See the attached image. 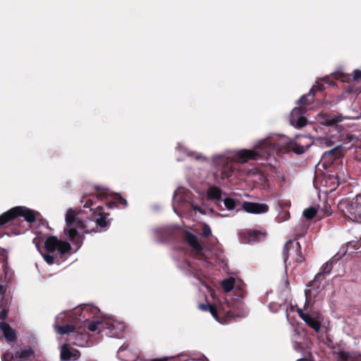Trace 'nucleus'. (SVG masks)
I'll list each match as a JSON object with an SVG mask.
<instances>
[{
	"mask_svg": "<svg viewBox=\"0 0 361 361\" xmlns=\"http://www.w3.org/2000/svg\"><path fill=\"white\" fill-rule=\"evenodd\" d=\"M311 143L305 146L300 145L293 139L286 135L269 137L259 140L252 149L226 150L221 154H214L212 158V166L221 170L220 178L225 180L237 171L235 164H245L249 160L267 162L272 165L271 160L275 159V154L281 151H292L296 154L305 152Z\"/></svg>",
	"mask_w": 361,
	"mask_h": 361,
	"instance_id": "f257e3e1",
	"label": "nucleus"
},
{
	"mask_svg": "<svg viewBox=\"0 0 361 361\" xmlns=\"http://www.w3.org/2000/svg\"><path fill=\"white\" fill-rule=\"evenodd\" d=\"M66 225L63 228L64 235L67 240L75 246L73 252L80 247L85 239L84 235L96 231L90 230L87 224L89 221H84L82 214L73 209L67 210L65 215Z\"/></svg>",
	"mask_w": 361,
	"mask_h": 361,
	"instance_id": "f03ea898",
	"label": "nucleus"
},
{
	"mask_svg": "<svg viewBox=\"0 0 361 361\" xmlns=\"http://www.w3.org/2000/svg\"><path fill=\"white\" fill-rule=\"evenodd\" d=\"M189 206L195 212L205 214L208 211L213 212L212 209H209L204 204L198 205L190 202V192L184 188L179 187L174 192L173 199V211L179 215L178 209H185L186 206Z\"/></svg>",
	"mask_w": 361,
	"mask_h": 361,
	"instance_id": "7ed1b4c3",
	"label": "nucleus"
},
{
	"mask_svg": "<svg viewBox=\"0 0 361 361\" xmlns=\"http://www.w3.org/2000/svg\"><path fill=\"white\" fill-rule=\"evenodd\" d=\"M44 247L49 253L43 254L42 257L49 264H52L54 262V257L51 253L56 252L60 255H63L70 252L72 250L70 243L62 241L54 235L47 238L44 241Z\"/></svg>",
	"mask_w": 361,
	"mask_h": 361,
	"instance_id": "20e7f679",
	"label": "nucleus"
},
{
	"mask_svg": "<svg viewBox=\"0 0 361 361\" xmlns=\"http://www.w3.org/2000/svg\"><path fill=\"white\" fill-rule=\"evenodd\" d=\"M339 208L345 216L354 222H361V193L351 200H343L339 202Z\"/></svg>",
	"mask_w": 361,
	"mask_h": 361,
	"instance_id": "39448f33",
	"label": "nucleus"
},
{
	"mask_svg": "<svg viewBox=\"0 0 361 361\" xmlns=\"http://www.w3.org/2000/svg\"><path fill=\"white\" fill-rule=\"evenodd\" d=\"M88 329L91 331L106 330V334H109L110 336L116 337L125 330V326L116 320H97L90 323Z\"/></svg>",
	"mask_w": 361,
	"mask_h": 361,
	"instance_id": "423d86ee",
	"label": "nucleus"
},
{
	"mask_svg": "<svg viewBox=\"0 0 361 361\" xmlns=\"http://www.w3.org/2000/svg\"><path fill=\"white\" fill-rule=\"evenodd\" d=\"M38 212L27 209L25 207H16L0 216V226L6 224L9 220L18 216H23L27 223L35 221Z\"/></svg>",
	"mask_w": 361,
	"mask_h": 361,
	"instance_id": "0eeeda50",
	"label": "nucleus"
},
{
	"mask_svg": "<svg viewBox=\"0 0 361 361\" xmlns=\"http://www.w3.org/2000/svg\"><path fill=\"white\" fill-rule=\"evenodd\" d=\"M320 281L314 279L307 285V288L305 290V304L304 306L305 310H307L309 307H312L313 304L317 300H319L322 296L321 292L324 287L320 285Z\"/></svg>",
	"mask_w": 361,
	"mask_h": 361,
	"instance_id": "6e6552de",
	"label": "nucleus"
},
{
	"mask_svg": "<svg viewBox=\"0 0 361 361\" xmlns=\"http://www.w3.org/2000/svg\"><path fill=\"white\" fill-rule=\"evenodd\" d=\"M283 261L286 264V268L287 267V261L301 263L303 261V258L301 256V248L300 245L295 240H289L284 245L283 250Z\"/></svg>",
	"mask_w": 361,
	"mask_h": 361,
	"instance_id": "1a4fd4ad",
	"label": "nucleus"
},
{
	"mask_svg": "<svg viewBox=\"0 0 361 361\" xmlns=\"http://www.w3.org/2000/svg\"><path fill=\"white\" fill-rule=\"evenodd\" d=\"M304 312L302 309L298 308L297 312L299 317L305 323L312 328L315 332H319L322 326V317L318 312H312V307Z\"/></svg>",
	"mask_w": 361,
	"mask_h": 361,
	"instance_id": "9d476101",
	"label": "nucleus"
},
{
	"mask_svg": "<svg viewBox=\"0 0 361 361\" xmlns=\"http://www.w3.org/2000/svg\"><path fill=\"white\" fill-rule=\"evenodd\" d=\"M185 240L192 249L193 254L199 259H209V250L203 248L202 243L196 235L187 231L185 233Z\"/></svg>",
	"mask_w": 361,
	"mask_h": 361,
	"instance_id": "9b49d317",
	"label": "nucleus"
},
{
	"mask_svg": "<svg viewBox=\"0 0 361 361\" xmlns=\"http://www.w3.org/2000/svg\"><path fill=\"white\" fill-rule=\"evenodd\" d=\"M360 117V114L358 112H356L354 115H334V114H320L318 116L317 121L322 125L326 126H338L344 120H351V119H357Z\"/></svg>",
	"mask_w": 361,
	"mask_h": 361,
	"instance_id": "f8f14e48",
	"label": "nucleus"
},
{
	"mask_svg": "<svg viewBox=\"0 0 361 361\" xmlns=\"http://www.w3.org/2000/svg\"><path fill=\"white\" fill-rule=\"evenodd\" d=\"M241 207L246 212L254 214H264L269 210L267 204L258 202H244Z\"/></svg>",
	"mask_w": 361,
	"mask_h": 361,
	"instance_id": "ddd939ff",
	"label": "nucleus"
},
{
	"mask_svg": "<svg viewBox=\"0 0 361 361\" xmlns=\"http://www.w3.org/2000/svg\"><path fill=\"white\" fill-rule=\"evenodd\" d=\"M304 112L300 108L295 107L290 116V125L295 128H302L306 125L307 120L304 116Z\"/></svg>",
	"mask_w": 361,
	"mask_h": 361,
	"instance_id": "4468645a",
	"label": "nucleus"
},
{
	"mask_svg": "<svg viewBox=\"0 0 361 361\" xmlns=\"http://www.w3.org/2000/svg\"><path fill=\"white\" fill-rule=\"evenodd\" d=\"M66 317V312H61L56 317V322L54 324V329L56 331L61 334L63 335L68 333L73 332L75 330L74 326L71 324H66L64 326H60L59 323L63 322Z\"/></svg>",
	"mask_w": 361,
	"mask_h": 361,
	"instance_id": "2eb2a0df",
	"label": "nucleus"
},
{
	"mask_svg": "<svg viewBox=\"0 0 361 361\" xmlns=\"http://www.w3.org/2000/svg\"><path fill=\"white\" fill-rule=\"evenodd\" d=\"M221 195L222 191L219 188L216 186H212L207 190V199L213 202L217 206L221 207Z\"/></svg>",
	"mask_w": 361,
	"mask_h": 361,
	"instance_id": "dca6fc26",
	"label": "nucleus"
},
{
	"mask_svg": "<svg viewBox=\"0 0 361 361\" xmlns=\"http://www.w3.org/2000/svg\"><path fill=\"white\" fill-rule=\"evenodd\" d=\"M199 308L202 311L209 312L214 318L220 324L224 323V322L221 321L219 317V314H225L226 312L224 307H221L219 308H216L209 304H200L199 305Z\"/></svg>",
	"mask_w": 361,
	"mask_h": 361,
	"instance_id": "f3484780",
	"label": "nucleus"
},
{
	"mask_svg": "<svg viewBox=\"0 0 361 361\" xmlns=\"http://www.w3.org/2000/svg\"><path fill=\"white\" fill-rule=\"evenodd\" d=\"M80 355V353L76 349L71 350L66 345H63L61 350V358L65 361L71 360H77Z\"/></svg>",
	"mask_w": 361,
	"mask_h": 361,
	"instance_id": "a211bd4d",
	"label": "nucleus"
},
{
	"mask_svg": "<svg viewBox=\"0 0 361 361\" xmlns=\"http://www.w3.org/2000/svg\"><path fill=\"white\" fill-rule=\"evenodd\" d=\"M0 329L3 332L5 339L7 342L11 343L16 338V331L13 330L9 324L4 322H0Z\"/></svg>",
	"mask_w": 361,
	"mask_h": 361,
	"instance_id": "6ab92c4d",
	"label": "nucleus"
},
{
	"mask_svg": "<svg viewBox=\"0 0 361 361\" xmlns=\"http://www.w3.org/2000/svg\"><path fill=\"white\" fill-rule=\"evenodd\" d=\"M34 355V350L31 346H25L17 351L15 355H11L12 359H21V361L30 360Z\"/></svg>",
	"mask_w": 361,
	"mask_h": 361,
	"instance_id": "aec40b11",
	"label": "nucleus"
},
{
	"mask_svg": "<svg viewBox=\"0 0 361 361\" xmlns=\"http://www.w3.org/2000/svg\"><path fill=\"white\" fill-rule=\"evenodd\" d=\"M176 150L179 151L180 152H183V154H186L189 158L191 159H195L198 161H205L206 158L202 155L201 154L189 150L188 148H186L185 146H184L181 143H178L176 147Z\"/></svg>",
	"mask_w": 361,
	"mask_h": 361,
	"instance_id": "412c9836",
	"label": "nucleus"
},
{
	"mask_svg": "<svg viewBox=\"0 0 361 361\" xmlns=\"http://www.w3.org/2000/svg\"><path fill=\"white\" fill-rule=\"evenodd\" d=\"M323 83L320 82H317L316 84L311 88L310 91V94L302 96L300 99L298 101V104L300 105H303L307 104L309 102L307 101V98L310 94H314L315 91L322 90L325 88V83L327 82L326 80H323Z\"/></svg>",
	"mask_w": 361,
	"mask_h": 361,
	"instance_id": "4be33fe9",
	"label": "nucleus"
},
{
	"mask_svg": "<svg viewBox=\"0 0 361 361\" xmlns=\"http://www.w3.org/2000/svg\"><path fill=\"white\" fill-rule=\"evenodd\" d=\"M221 287L224 292L228 293L234 288H240V284L233 277H229L221 281Z\"/></svg>",
	"mask_w": 361,
	"mask_h": 361,
	"instance_id": "5701e85b",
	"label": "nucleus"
},
{
	"mask_svg": "<svg viewBox=\"0 0 361 361\" xmlns=\"http://www.w3.org/2000/svg\"><path fill=\"white\" fill-rule=\"evenodd\" d=\"M300 333L298 332V331H297L296 329H295L293 331V334L291 336V341H292V343H293V349L297 351V352H302L304 350V346L303 345L300 343Z\"/></svg>",
	"mask_w": 361,
	"mask_h": 361,
	"instance_id": "b1692460",
	"label": "nucleus"
},
{
	"mask_svg": "<svg viewBox=\"0 0 361 361\" xmlns=\"http://www.w3.org/2000/svg\"><path fill=\"white\" fill-rule=\"evenodd\" d=\"M93 215L94 216L96 224L98 226L105 228L109 225L110 222L106 219V216H109V214H103L102 212H99L98 214L94 212Z\"/></svg>",
	"mask_w": 361,
	"mask_h": 361,
	"instance_id": "393cba45",
	"label": "nucleus"
},
{
	"mask_svg": "<svg viewBox=\"0 0 361 361\" xmlns=\"http://www.w3.org/2000/svg\"><path fill=\"white\" fill-rule=\"evenodd\" d=\"M154 233L159 240H162L171 234V230L168 226L159 227L154 229Z\"/></svg>",
	"mask_w": 361,
	"mask_h": 361,
	"instance_id": "a878e982",
	"label": "nucleus"
},
{
	"mask_svg": "<svg viewBox=\"0 0 361 361\" xmlns=\"http://www.w3.org/2000/svg\"><path fill=\"white\" fill-rule=\"evenodd\" d=\"M222 202L224 205V207L229 211H239L240 209L238 207V204L235 199L233 197H225L224 200H222Z\"/></svg>",
	"mask_w": 361,
	"mask_h": 361,
	"instance_id": "bb28decb",
	"label": "nucleus"
},
{
	"mask_svg": "<svg viewBox=\"0 0 361 361\" xmlns=\"http://www.w3.org/2000/svg\"><path fill=\"white\" fill-rule=\"evenodd\" d=\"M332 269V263L326 262L322 267V270L315 276L314 279L322 281L324 279L326 274L330 273Z\"/></svg>",
	"mask_w": 361,
	"mask_h": 361,
	"instance_id": "cd10ccee",
	"label": "nucleus"
},
{
	"mask_svg": "<svg viewBox=\"0 0 361 361\" xmlns=\"http://www.w3.org/2000/svg\"><path fill=\"white\" fill-rule=\"evenodd\" d=\"M250 240H260L265 238L266 233L262 231L253 230L249 232Z\"/></svg>",
	"mask_w": 361,
	"mask_h": 361,
	"instance_id": "c85d7f7f",
	"label": "nucleus"
},
{
	"mask_svg": "<svg viewBox=\"0 0 361 361\" xmlns=\"http://www.w3.org/2000/svg\"><path fill=\"white\" fill-rule=\"evenodd\" d=\"M316 214H317V209L315 207H313L305 209L303 211L304 216L308 220L314 218V216L316 215Z\"/></svg>",
	"mask_w": 361,
	"mask_h": 361,
	"instance_id": "c756f323",
	"label": "nucleus"
},
{
	"mask_svg": "<svg viewBox=\"0 0 361 361\" xmlns=\"http://www.w3.org/2000/svg\"><path fill=\"white\" fill-rule=\"evenodd\" d=\"M4 274V278L7 281H10L13 275V270L9 268L7 264H4L3 267Z\"/></svg>",
	"mask_w": 361,
	"mask_h": 361,
	"instance_id": "7c9ffc66",
	"label": "nucleus"
},
{
	"mask_svg": "<svg viewBox=\"0 0 361 361\" xmlns=\"http://www.w3.org/2000/svg\"><path fill=\"white\" fill-rule=\"evenodd\" d=\"M316 140L321 146L330 147L333 144L332 141L326 137H318Z\"/></svg>",
	"mask_w": 361,
	"mask_h": 361,
	"instance_id": "2f4dec72",
	"label": "nucleus"
},
{
	"mask_svg": "<svg viewBox=\"0 0 361 361\" xmlns=\"http://www.w3.org/2000/svg\"><path fill=\"white\" fill-rule=\"evenodd\" d=\"M98 310L97 307H90V306H85L82 309V317L85 319V320H88V319L86 318V314L89 312H97Z\"/></svg>",
	"mask_w": 361,
	"mask_h": 361,
	"instance_id": "473e14b6",
	"label": "nucleus"
},
{
	"mask_svg": "<svg viewBox=\"0 0 361 361\" xmlns=\"http://www.w3.org/2000/svg\"><path fill=\"white\" fill-rule=\"evenodd\" d=\"M201 231L203 237H208L212 234V230L207 224H201Z\"/></svg>",
	"mask_w": 361,
	"mask_h": 361,
	"instance_id": "72a5a7b5",
	"label": "nucleus"
},
{
	"mask_svg": "<svg viewBox=\"0 0 361 361\" xmlns=\"http://www.w3.org/2000/svg\"><path fill=\"white\" fill-rule=\"evenodd\" d=\"M113 199L114 200L118 203V204H123L125 207H126L128 206V202H127V200H125L124 198H123L120 195L118 194H114L113 195Z\"/></svg>",
	"mask_w": 361,
	"mask_h": 361,
	"instance_id": "f704fd0d",
	"label": "nucleus"
},
{
	"mask_svg": "<svg viewBox=\"0 0 361 361\" xmlns=\"http://www.w3.org/2000/svg\"><path fill=\"white\" fill-rule=\"evenodd\" d=\"M97 190H98L97 196L101 200H104L109 195V192L106 190L102 189L99 187H97Z\"/></svg>",
	"mask_w": 361,
	"mask_h": 361,
	"instance_id": "c9c22d12",
	"label": "nucleus"
},
{
	"mask_svg": "<svg viewBox=\"0 0 361 361\" xmlns=\"http://www.w3.org/2000/svg\"><path fill=\"white\" fill-rule=\"evenodd\" d=\"M348 77H352L353 80L357 81L361 78V70L360 69H355L353 71V73L352 75H348Z\"/></svg>",
	"mask_w": 361,
	"mask_h": 361,
	"instance_id": "e433bc0d",
	"label": "nucleus"
},
{
	"mask_svg": "<svg viewBox=\"0 0 361 361\" xmlns=\"http://www.w3.org/2000/svg\"><path fill=\"white\" fill-rule=\"evenodd\" d=\"M1 281L2 279L0 278V299L3 300L6 291V285L4 284Z\"/></svg>",
	"mask_w": 361,
	"mask_h": 361,
	"instance_id": "4c0bfd02",
	"label": "nucleus"
},
{
	"mask_svg": "<svg viewBox=\"0 0 361 361\" xmlns=\"http://www.w3.org/2000/svg\"><path fill=\"white\" fill-rule=\"evenodd\" d=\"M280 306L276 302H271L269 305V308L271 312H276L279 310Z\"/></svg>",
	"mask_w": 361,
	"mask_h": 361,
	"instance_id": "58836bf2",
	"label": "nucleus"
},
{
	"mask_svg": "<svg viewBox=\"0 0 361 361\" xmlns=\"http://www.w3.org/2000/svg\"><path fill=\"white\" fill-rule=\"evenodd\" d=\"M341 147V146H336L334 148H332L331 149L326 152L324 154V157H326L328 155H331L333 154L336 151H337L338 149H339Z\"/></svg>",
	"mask_w": 361,
	"mask_h": 361,
	"instance_id": "ea45409f",
	"label": "nucleus"
},
{
	"mask_svg": "<svg viewBox=\"0 0 361 361\" xmlns=\"http://www.w3.org/2000/svg\"><path fill=\"white\" fill-rule=\"evenodd\" d=\"M7 314H8V310L6 309H3L1 312H0V318L2 319V320H4L6 317H7Z\"/></svg>",
	"mask_w": 361,
	"mask_h": 361,
	"instance_id": "a19ab883",
	"label": "nucleus"
},
{
	"mask_svg": "<svg viewBox=\"0 0 361 361\" xmlns=\"http://www.w3.org/2000/svg\"><path fill=\"white\" fill-rule=\"evenodd\" d=\"M347 246H348V247L354 248L355 250L358 249V247H357V243H354V242H349V243H348Z\"/></svg>",
	"mask_w": 361,
	"mask_h": 361,
	"instance_id": "79ce46f5",
	"label": "nucleus"
},
{
	"mask_svg": "<svg viewBox=\"0 0 361 361\" xmlns=\"http://www.w3.org/2000/svg\"><path fill=\"white\" fill-rule=\"evenodd\" d=\"M248 314V310L247 309H244L243 310V312L242 313H237L236 314V316L238 317H245L246 316L247 314Z\"/></svg>",
	"mask_w": 361,
	"mask_h": 361,
	"instance_id": "37998d69",
	"label": "nucleus"
},
{
	"mask_svg": "<svg viewBox=\"0 0 361 361\" xmlns=\"http://www.w3.org/2000/svg\"><path fill=\"white\" fill-rule=\"evenodd\" d=\"M33 243L35 244V246H36V247H37V250H38L39 252H41V250H40V248H39V241L37 240V238H35V239L33 240Z\"/></svg>",
	"mask_w": 361,
	"mask_h": 361,
	"instance_id": "c03bdc74",
	"label": "nucleus"
},
{
	"mask_svg": "<svg viewBox=\"0 0 361 361\" xmlns=\"http://www.w3.org/2000/svg\"><path fill=\"white\" fill-rule=\"evenodd\" d=\"M345 76L346 75L344 73H336L335 78L336 79H341L342 78L345 77Z\"/></svg>",
	"mask_w": 361,
	"mask_h": 361,
	"instance_id": "a18cd8bd",
	"label": "nucleus"
},
{
	"mask_svg": "<svg viewBox=\"0 0 361 361\" xmlns=\"http://www.w3.org/2000/svg\"><path fill=\"white\" fill-rule=\"evenodd\" d=\"M92 206V200H87L86 204H85V207H90Z\"/></svg>",
	"mask_w": 361,
	"mask_h": 361,
	"instance_id": "49530a36",
	"label": "nucleus"
},
{
	"mask_svg": "<svg viewBox=\"0 0 361 361\" xmlns=\"http://www.w3.org/2000/svg\"><path fill=\"white\" fill-rule=\"evenodd\" d=\"M151 361H168L167 358H162V359H153Z\"/></svg>",
	"mask_w": 361,
	"mask_h": 361,
	"instance_id": "de8ad7c7",
	"label": "nucleus"
},
{
	"mask_svg": "<svg viewBox=\"0 0 361 361\" xmlns=\"http://www.w3.org/2000/svg\"><path fill=\"white\" fill-rule=\"evenodd\" d=\"M331 213L330 212H329L328 210H326L324 215L325 216H329V215H331Z\"/></svg>",
	"mask_w": 361,
	"mask_h": 361,
	"instance_id": "09e8293b",
	"label": "nucleus"
},
{
	"mask_svg": "<svg viewBox=\"0 0 361 361\" xmlns=\"http://www.w3.org/2000/svg\"><path fill=\"white\" fill-rule=\"evenodd\" d=\"M297 361H310L306 358L298 359Z\"/></svg>",
	"mask_w": 361,
	"mask_h": 361,
	"instance_id": "8fccbe9b",
	"label": "nucleus"
},
{
	"mask_svg": "<svg viewBox=\"0 0 361 361\" xmlns=\"http://www.w3.org/2000/svg\"><path fill=\"white\" fill-rule=\"evenodd\" d=\"M109 208H110V209L113 208V203L112 202H109Z\"/></svg>",
	"mask_w": 361,
	"mask_h": 361,
	"instance_id": "3c124183",
	"label": "nucleus"
},
{
	"mask_svg": "<svg viewBox=\"0 0 361 361\" xmlns=\"http://www.w3.org/2000/svg\"><path fill=\"white\" fill-rule=\"evenodd\" d=\"M285 283H286V286H288V281L287 279L286 280Z\"/></svg>",
	"mask_w": 361,
	"mask_h": 361,
	"instance_id": "603ef678",
	"label": "nucleus"
},
{
	"mask_svg": "<svg viewBox=\"0 0 361 361\" xmlns=\"http://www.w3.org/2000/svg\"><path fill=\"white\" fill-rule=\"evenodd\" d=\"M240 297H243V293L242 292L240 293Z\"/></svg>",
	"mask_w": 361,
	"mask_h": 361,
	"instance_id": "864d4df0",
	"label": "nucleus"
}]
</instances>
